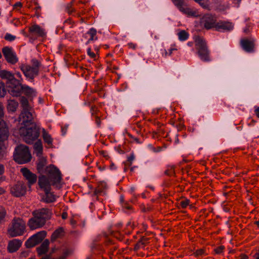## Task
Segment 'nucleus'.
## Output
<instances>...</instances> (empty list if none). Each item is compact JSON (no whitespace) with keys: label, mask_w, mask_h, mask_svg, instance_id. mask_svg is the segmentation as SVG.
Returning a JSON list of instances; mask_svg holds the SVG:
<instances>
[{"label":"nucleus","mask_w":259,"mask_h":259,"mask_svg":"<svg viewBox=\"0 0 259 259\" xmlns=\"http://www.w3.org/2000/svg\"><path fill=\"white\" fill-rule=\"evenodd\" d=\"M21 172L24 178L28 181L29 187L36 182L37 177L36 174L32 173L27 168L24 167L21 169Z\"/></svg>","instance_id":"4468645a"},{"label":"nucleus","mask_w":259,"mask_h":259,"mask_svg":"<svg viewBox=\"0 0 259 259\" xmlns=\"http://www.w3.org/2000/svg\"><path fill=\"white\" fill-rule=\"evenodd\" d=\"M189 203H190V200L186 199L185 200H182L180 202V205H181L182 208H185L189 204Z\"/></svg>","instance_id":"4c0bfd02"},{"label":"nucleus","mask_w":259,"mask_h":259,"mask_svg":"<svg viewBox=\"0 0 259 259\" xmlns=\"http://www.w3.org/2000/svg\"><path fill=\"white\" fill-rule=\"evenodd\" d=\"M172 171L171 170H166L165 171V174L167 175V176H170L172 174Z\"/></svg>","instance_id":"4d7b16f0"},{"label":"nucleus","mask_w":259,"mask_h":259,"mask_svg":"<svg viewBox=\"0 0 259 259\" xmlns=\"http://www.w3.org/2000/svg\"><path fill=\"white\" fill-rule=\"evenodd\" d=\"M6 180L5 176H1L0 177V183L3 182Z\"/></svg>","instance_id":"bf43d9fd"},{"label":"nucleus","mask_w":259,"mask_h":259,"mask_svg":"<svg viewBox=\"0 0 259 259\" xmlns=\"http://www.w3.org/2000/svg\"><path fill=\"white\" fill-rule=\"evenodd\" d=\"M38 184L41 189L44 191H51V182L46 176L41 175L38 177Z\"/></svg>","instance_id":"2eb2a0df"},{"label":"nucleus","mask_w":259,"mask_h":259,"mask_svg":"<svg viewBox=\"0 0 259 259\" xmlns=\"http://www.w3.org/2000/svg\"><path fill=\"white\" fill-rule=\"evenodd\" d=\"M88 54L92 58H95L96 57V54L91 51V48L88 49Z\"/></svg>","instance_id":"8fccbe9b"},{"label":"nucleus","mask_w":259,"mask_h":259,"mask_svg":"<svg viewBox=\"0 0 259 259\" xmlns=\"http://www.w3.org/2000/svg\"><path fill=\"white\" fill-rule=\"evenodd\" d=\"M254 224H256L258 227H259V220L258 221H255Z\"/></svg>","instance_id":"69168bd1"},{"label":"nucleus","mask_w":259,"mask_h":259,"mask_svg":"<svg viewBox=\"0 0 259 259\" xmlns=\"http://www.w3.org/2000/svg\"><path fill=\"white\" fill-rule=\"evenodd\" d=\"M197 52L200 58L204 61H209V58L207 48L204 49L203 50H201L200 51H197Z\"/></svg>","instance_id":"c85d7f7f"},{"label":"nucleus","mask_w":259,"mask_h":259,"mask_svg":"<svg viewBox=\"0 0 259 259\" xmlns=\"http://www.w3.org/2000/svg\"><path fill=\"white\" fill-rule=\"evenodd\" d=\"M46 176L50 180L52 185H55L60 183L61 174L59 169L53 164L46 166L45 168Z\"/></svg>","instance_id":"0eeeda50"},{"label":"nucleus","mask_w":259,"mask_h":259,"mask_svg":"<svg viewBox=\"0 0 259 259\" xmlns=\"http://www.w3.org/2000/svg\"><path fill=\"white\" fill-rule=\"evenodd\" d=\"M204 253V249H200L197 250L194 252V254H195L196 256H199V255H201L203 254Z\"/></svg>","instance_id":"c03bdc74"},{"label":"nucleus","mask_w":259,"mask_h":259,"mask_svg":"<svg viewBox=\"0 0 259 259\" xmlns=\"http://www.w3.org/2000/svg\"><path fill=\"white\" fill-rule=\"evenodd\" d=\"M179 38L181 40H186L188 37V33L185 30H181L179 33H178Z\"/></svg>","instance_id":"473e14b6"},{"label":"nucleus","mask_w":259,"mask_h":259,"mask_svg":"<svg viewBox=\"0 0 259 259\" xmlns=\"http://www.w3.org/2000/svg\"><path fill=\"white\" fill-rule=\"evenodd\" d=\"M51 211L46 208L35 210L32 212L33 217L28 222V226L32 230L42 227L47 221L50 220L52 216Z\"/></svg>","instance_id":"f03ea898"},{"label":"nucleus","mask_w":259,"mask_h":259,"mask_svg":"<svg viewBox=\"0 0 259 259\" xmlns=\"http://www.w3.org/2000/svg\"><path fill=\"white\" fill-rule=\"evenodd\" d=\"M8 127L4 120L0 119V142H3L8 140L9 136Z\"/></svg>","instance_id":"dca6fc26"},{"label":"nucleus","mask_w":259,"mask_h":259,"mask_svg":"<svg viewBox=\"0 0 259 259\" xmlns=\"http://www.w3.org/2000/svg\"><path fill=\"white\" fill-rule=\"evenodd\" d=\"M29 32L33 33L38 37H44L46 36V32L44 29L38 25L34 24L29 28Z\"/></svg>","instance_id":"aec40b11"},{"label":"nucleus","mask_w":259,"mask_h":259,"mask_svg":"<svg viewBox=\"0 0 259 259\" xmlns=\"http://www.w3.org/2000/svg\"><path fill=\"white\" fill-rule=\"evenodd\" d=\"M22 242L18 239H13L10 240L8 243V251L10 253L17 251L21 247Z\"/></svg>","instance_id":"a211bd4d"},{"label":"nucleus","mask_w":259,"mask_h":259,"mask_svg":"<svg viewBox=\"0 0 259 259\" xmlns=\"http://www.w3.org/2000/svg\"><path fill=\"white\" fill-rule=\"evenodd\" d=\"M195 43L196 49L197 51L207 48L205 41L200 36L196 37Z\"/></svg>","instance_id":"b1692460"},{"label":"nucleus","mask_w":259,"mask_h":259,"mask_svg":"<svg viewBox=\"0 0 259 259\" xmlns=\"http://www.w3.org/2000/svg\"><path fill=\"white\" fill-rule=\"evenodd\" d=\"M51 191H45V197L42 198L43 200L47 203H51L55 201V195L50 192Z\"/></svg>","instance_id":"a878e982"},{"label":"nucleus","mask_w":259,"mask_h":259,"mask_svg":"<svg viewBox=\"0 0 259 259\" xmlns=\"http://www.w3.org/2000/svg\"><path fill=\"white\" fill-rule=\"evenodd\" d=\"M74 2V0H72L70 3H68L66 7V10L69 15L75 12V9L73 8Z\"/></svg>","instance_id":"2f4dec72"},{"label":"nucleus","mask_w":259,"mask_h":259,"mask_svg":"<svg viewBox=\"0 0 259 259\" xmlns=\"http://www.w3.org/2000/svg\"><path fill=\"white\" fill-rule=\"evenodd\" d=\"M64 235V230L62 227H59L56 229L52 234L51 241H55L57 238H61Z\"/></svg>","instance_id":"393cba45"},{"label":"nucleus","mask_w":259,"mask_h":259,"mask_svg":"<svg viewBox=\"0 0 259 259\" xmlns=\"http://www.w3.org/2000/svg\"><path fill=\"white\" fill-rule=\"evenodd\" d=\"M5 171V168L3 164H0V176H2Z\"/></svg>","instance_id":"603ef678"},{"label":"nucleus","mask_w":259,"mask_h":259,"mask_svg":"<svg viewBox=\"0 0 259 259\" xmlns=\"http://www.w3.org/2000/svg\"><path fill=\"white\" fill-rule=\"evenodd\" d=\"M103 192V189L102 188L98 187L97 188L95 191H94V194L96 195H98Z\"/></svg>","instance_id":"a18cd8bd"},{"label":"nucleus","mask_w":259,"mask_h":259,"mask_svg":"<svg viewBox=\"0 0 259 259\" xmlns=\"http://www.w3.org/2000/svg\"><path fill=\"white\" fill-rule=\"evenodd\" d=\"M6 214V210L4 208L0 207V224L2 223V221L4 220Z\"/></svg>","instance_id":"e433bc0d"},{"label":"nucleus","mask_w":259,"mask_h":259,"mask_svg":"<svg viewBox=\"0 0 259 259\" xmlns=\"http://www.w3.org/2000/svg\"><path fill=\"white\" fill-rule=\"evenodd\" d=\"M149 239L146 237H142L139 241L142 243V245H143V247H145L146 243L148 241Z\"/></svg>","instance_id":"49530a36"},{"label":"nucleus","mask_w":259,"mask_h":259,"mask_svg":"<svg viewBox=\"0 0 259 259\" xmlns=\"http://www.w3.org/2000/svg\"><path fill=\"white\" fill-rule=\"evenodd\" d=\"M4 106L1 102H0V119L4 116Z\"/></svg>","instance_id":"09e8293b"},{"label":"nucleus","mask_w":259,"mask_h":259,"mask_svg":"<svg viewBox=\"0 0 259 259\" xmlns=\"http://www.w3.org/2000/svg\"><path fill=\"white\" fill-rule=\"evenodd\" d=\"M47 164V160L46 158L42 156L39 157L37 162L36 169L38 173L41 174L44 170L45 166Z\"/></svg>","instance_id":"5701e85b"},{"label":"nucleus","mask_w":259,"mask_h":259,"mask_svg":"<svg viewBox=\"0 0 259 259\" xmlns=\"http://www.w3.org/2000/svg\"><path fill=\"white\" fill-rule=\"evenodd\" d=\"M25 229V222L20 218H14L12 221V226L8 232L11 237H13L22 235Z\"/></svg>","instance_id":"39448f33"},{"label":"nucleus","mask_w":259,"mask_h":259,"mask_svg":"<svg viewBox=\"0 0 259 259\" xmlns=\"http://www.w3.org/2000/svg\"><path fill=\"white\" fill-rule=\"evenodd\" d=\"M34 149L35 151L36 156L40 157L42 153V145L40 140L36 142L34 145Z\"/></svg>","instance_id":"bb28decb"},{"label":"nucleus","mask_w":259,"mask_h":259,"mask_svg":"<svg viewBox=\"0 0 259 259\" xmlns=\"http://www.w3.org/2000/svg\"><path fill=\"white\" fill-rule=\"evenodd\" d=\"M15 38H16L15 36L12 35L9 33L6 34V35L5 36V39L6 40L10 41L14 40L15 39Z\"/></svg>","instance_id":"58836bf2"},{"label":"nucleus","mask_w":259,"mask_h":259,"mask_svg":"<svg viewBox=\"0 0 259 259\" xmlns=\"http://www.w3.org/2000/svg\"><path fill=\"white\" fill-rule=\"evenodd\" d=\"M134 156L133 154H132L131 155L127 158V162H128V164L129 165H131V163H132V162L133 161V160H134Z\"/></svg>","instance_id":"3c124183"},{"label":"nucleus","mask_w":259,"mask_h":259,"mask_svg":"<svg viewBox=\"0 0 259 259\" xmlns=\"http://www.w3.org/2000/svg\"><path fill=\"white\" fill-rule=\"evenodd\" d=\"M49 241L48 239H46L41 243L40 246L36 248V250L39 256H41L46 254L49 250Z\"/></svg>","instance_id":"412c9836"},{"label":"nucleus","mask_w":259,"mask_h":259,"mask_svg":"<svg viewBox=\"0 0 259 259\" xmlns=\"http://www.w3.org/2000/svg\"><path fill=\"white\" fill-rule=\"evenodd\" d=\"M69 254V252L68 250H66L64 252L63 255H62L61 256H65V259H66V257Z\"/></svg>","instance_id":"052dcab7"},{"label":"nucleus","mask_w":259,"mask_h":259,"mask_svg":"<svg viewBox=\"0 0 259 259\" xmlns=\"http://www.w3.org/2000/svg\"><path fill=\"white\" fill-rule=\"evenodd\" d=\"M195 2L198 3L202 8H207L208 5L205 3L202 2L203 0H194Z\"/></svg>","instance_id":"a19ab883"},{"label":"nucleus","mask_w":259,"mask_h":259,"mask_svg":"<svg viewBox=\"0 0 259 259\" xmlns=\"http://www.w3.org/2000/svg\"><path fill=\"white\" fill-rule=\"evenodd\" d=\"M0 77L3 79L6 80V83L8 85L14 82H17V79L15 77L14 74L6 70L0 71Z\"/></svg>","instance_id":"f3484780"},{"label":"nucleus","mask_w":259,"mask_h":259,"mask_svg":"<svg viewBox=\"0 0 259 259\" xmlns=\"http://www.w3.org/2000/svg\"><path fill=\"white\" fill-rule=\"evenodd\" d=\"M22 7V4L21 2L16 3L14 5V8H21Z\"/></svg>","instance_id":"864d4df0"},{"label":"nucleus","mask_w":259,"mask_h":259,"mask_svg":"<svg viewBox=\"0 0 259 259\" xmlns=\"http://www.w3.org/2000/svg\"><path fill=\"white\" fill-rule=\"evenodd\" d=\"M100 153L103 155L104 157H105L106 156L104 155V153H105V152L104 151H102L100 152Z\"/></svg>","instance_id":"338daca9"},{"label":"nucleus","mask_w":259,"mask_h":259,"mask_svg":"<svg viewBox=\"0 0 259 259\" xmlns=\"http://www.w3.org/2000/svg\"><path fill=\"white\" fill-rule=\"evenodd\" d=\"M46 231H41L33 235L26 241V248H29L39 244L46 237Z\"/></svg>","instance_id":"6e6552de"},{"label":"nucleus","mask_w":259,"mask_h":259,"mask_svg":"<svg viewBox=\"0 0 259 259\" xmlns=\"http://www.w3.org/2000/svg\"><path fill=\"white\" fill-rule=\"evenodd\" d=\"M256 259H259V253H256Z\"/></svg>","instance_id":"774afa93"},{"label":"nucleus","mask_w":259,"mask_h":259,"mask_svg":"<svg viewBox=\"0 0 259 259\" xmlns=\"http://www.w3.org/2000/svg\"><path fill=\"white\" fill-rule=\"evenodd\" d=\"M68 214L66 212H63L62 214V218L64 220L66 219L67 218Z\"/></svg>","instance_id":"5fc2aeb1"},{"label":"nucleus","mask_w":259,"mask_h":259,"mask_svg":"<svg viewBox=\"0 0 259 259\" xmlns=\"http://www.w3.org/2000/svg\"><path fill=\"white\" fill-rule=\"evenodd\" d=\"M248 257L244 254H241L240 255V259H248Z\"/></svg>","instance_id":"6e6d98bb"},{"label":"nucleus","mask_w":259,"mask_h":259,"mask_svg":"<svg viewBox=\"0 0 259 259\" xmlns=\"http://www.w3.org/2000/svg\"><path fill=\"white\" fill-rule=\"evenodd\" d=\"M200 23L205 29L208 30L215 28L217 19L211 14H206L201 19Z\"/></svg>","instance_id":"9d476101"},{"label":"nucleus","mask_w":259,"mask_h":259,"mask_svg":"<svg viewBox=\"0 0 259 259\" xmlns=\"http://www.w3.org/2000/svg\"><path fill=\"white\" fill-rule=\"evenodd\" d=\"M32 66L22 64L20 66V68L27 78L33 80L34 77L38 75L40 63L36 59L32 60Z\"/></svg>","instance_id":"20e7f679"},{"label":"nucleus","mask_w":259,"mask_h":259,"mask_svg":"<svg viewBox=\"0 0 259 259\" xmlns=\"http://www.w3.org/2000/svg\"><path fill=\"white\" fill-rule=\"evenodd\" d=\"M6 147L3 142H0V159L4 158L6 154Z\"/></svg>","instance_id":"72a5a7b5"},{"label":"nucleus","mask_w":259,"mask_h":259,"mask_svg":"<svg viewBox=\"0 0 259 259\" xmlns=\"http://www.w3.org/2000/svg\"><path fill=\"white\" fill-rule=\"evenodd\" d=\"M16 75H17V76L18 77H19V78H20V79H21L20 80H21H21H22V76H21V74H20V72H17V73H16Z\"/></svg>","instance_id":"680f3d73"},{"label":"nucleus","mask_w":259,"mask_h":259,"mask_svg":"<svg viewBox=\"0 0 259 259\" xmlns=\"http://www.w3.org/2000/svg\"><path fill=\"white\" fill-rule=\"evenodd\" d=\"M6 94V90L4 83L0 80V97H3Z\"/></svg>","instance_id":"f704fd0d"},{"label":"nucleus","mask_w":259,"mask_h":259,"mask_svg":"<svg viewBox=\"0 0 259 259\" xmlns=\"http://www.w3.org/2000/svg\"><path fill=\"white\" fill-rule=\"evenodd\" d=\"M5 192V190L3 188L0 187V195L4 194Z\"/></svg>","instance_id":"13d9d810"},{"label":"nucleus","mask_w":259,"mask_h":259,"mask_svg":"<svg viewBox=\"0 0 259 259\" xmlns=\"http://www.w3.org/2000/svg\"><path fill=\"white\" fill-rule=\"evenodd\" d=\"M233 25L231 22L225 21H220L216 23L215 28L217 30L223 29L225 30H231L233 29Z\"/></svg>","instance_id":"4be33fe9"},{"label":"nucleus","mask_w":259,"mask_h":259,"mask_svg":"<svg viewBox=\"0 0 259 259\" xmlns=\"http://www.w3.org/2000/svg\"><path fill=\"white\" fill-rule=\"evenodd\" d=\"M20 103L22 111L19 117V121L25 119L26 122L29 120H33V115L30 112L32 108L29 104L28 99L24 96L21 97Z\"/></svg>","instance_id":"423d86ee"},{"label":"nucleus","mask_w":259,"mask_h":259,"mask_svg":"<svg viewBox=\"0 0 259 259\" xmlns=\"http://www.w3.org/2000/svg\"><path fill=\"white\" fill-rule=\"evenodd\" d=\"M96 122L98 124H100V120L99 118H97Z\"/></svg>","instance_id":"0e129e2a"},{"label":"nucleus","mask_w":259,"mask_h":259,"mask_svg":"<svg viewBox=\"0 0 259 259\" xmlns=\"http://www.w3.org/2000/svg\"><path fill=\"white\" fill-rule=\"evenodd\" d=\"M40 259H65V256H60L58 258H52L51 254H47L45 256L41 257Z\"/></svg>","instance_id":"ea45409f"},{"label":"nucleus","mask_w":259,"mask_h":259,"mask_svg":"<svg viewBox=\"0 0 259 259\" xmlns=\"http://www.w3.org/2000/svg\"><path fill=\"white\" fill-rule=\"evenodd\" d=\"M256 116L259 118V107L255 110Z\"/></svg>","instance_id":"e2e57ef3"},{"label":"nucleus","mask_w":259,"mask_h":259,"mask_svg":"<svg viewBox=\"0 0 259 259\" xmlns=\"http://www.w3.org/2000/svg\"><path fill=\"white\" fill-rule=\"evenodd\" d=\"M2 53L8 63L15 64L18 62V59L13 53L12 48L5 47L3 48Z\"/></svg>","instance_id":"f8f14e48"},{"label":"nucleus","mask_w":259,"mask_h":259,"mask_svg":"<svg viewBox=\"0 0 259 259\" xmlns=\"http://www.w3.org/2000/svg\"><path fill=\"white\" fill-rule=\"evenodd\" d=\"M224 248H225L224 246L223 245L220 246L214 249V251L217 254H220L221 252H222Z\"/></svg>","instance_id":"79ce46f5"},{"label":"nucleus","mask_w":259,"mask_h":259,"mask_svg":"<svg viewBox=\"0 0 259 259\" xmlns=\"http://www.w3.org/2000/svg\"><path fill=\"white\" fill-rule=\"evenodd\" d=\"M26 188L25 185L21 182H18L17 184L11 187L10 192L15 197H21L25 195Z\"/></svg>","instance_id":"9b49d317"},{"label":"nucleus","mask_w":259,"mask_h":259,"mask_svg":"<svg viewBox=\"0 0 259 259\" xmlns=\"http://www.w3.org/2000/svg\"><path fill=\"white\" fill-rule=\"evenodd\" d=\"M13 157L14 160L19 164L28 163L32 158L28 147L24 145H20L16 147Z\"/></svg>","instance_id":"7ed1b4c3"},{"label":"nucleus","mask_w":259,"mask_h":259,"mask_svg":"<svg viewBox=\"0 0 259 259\" xmlns=\"http://www.w3.org/2000/svg\"><path fill=\"white\" fill-rule=\"evenodd\" d=\"M25 120H21V124L24 126L19 128V134L25 143L28 144H32L39 137L40 128L33 120L26 122Z\"/></svg>","instance_id":"f257e3e1"},{"label":"nucleus","mask_w":259,"mask_h":259,"mask_svg":"<svg viewBox=\"0 0 259 259\" xmlns=\"http://www.w3.org/2000/svg\"><path fill=\"white\" fill-rule=\"evenodd\" d=\"M34 92V91L33 90L28 86L23 85V90L22 91V93H24L25 95L30 96Z\"/></svg>","instance_id":"7c9ffc66"},{"label":"nucleus","mask_w":259,"mask_h":259,"mask_svg":"<svg viewBox=\"0 0 259 259\" xmlns=\"http://www.w3.org/2000/svg\"><path fill=\"white\" fill-rule=\"evenodd\" d=\"M240 45L243 50L246 52H251L254 50V42L253 40H251L248 39H242L240 41Z\"/></svg>","instance_id":"6ab92c4d"},{"label":"nucleus","mask_w":259,"mask_h":259,"mask_svg":"<svg viewBox=\"0 0 259 259\" xmlns=\"http://www.w3.org/2000/svg\"><path fill=\"white\" fill-rule=\"evenodd\" d=\"M18 106V103L14 100H9L7 108L9 110L12 112H15Z\"/></svg>","instance_id":"cd10ccee"},{"label":"nucleus","mask_w":259,"mask_h":259,"mask_svg":"<svg viewBox=\"0 0 259 259\" xmlns=\"http://www.w3.org/2000/svg\"><path fill=\"white\" fill-rule=\"evenodd\" d=\"M88 33L91 35V38L89 39L90 40H94V36L96 35L97 31L94 28H91L90 29V31H89ZM97 37H95V39H97Z\"/></svg>","instance_id":"c9c22d12"},{"label":"nucleus","mask_w":259,"mask_h":259,"mask_svg":"<svg viewBox=\"0 0 259 259\" xmlns=\"http://www.w3.org/2000/svg\"><path fill=\"white\" fill-rule=\"evenodd\" d=\"M42 138L44 141L49 145H52L53 139L51 136L46 131L45 129L42 130Z\"/></svg>","instance_id":"c756f323"},{"label":"nucleus","mask_w":259,"mask_h":259,"mask_svg":"<svg viewBox=\"0 0 259 259\" xmlns=\"http://www.w3.org/2000/svg\"><path fill=\"white\" fill-rule=\"evenodd\" d=\"M172 2L176 6L180 11L183 13L192 17H196L199 15L198 12L194 11L192 9L187 7L185 4L184 0H172Z\"/></svg>","instance_id":"1a4fd4ad"},{"label":"nucleus","mask_w":259,"mask_h":259,"mask_svg":"<svg viewBox=\"0 0 259 259\" xmlns=\"http://www.w3.org/2000/svg\"><path fill=\"white\" fill-rule=\"evenodd\" d=\"M151 209H152V208L150 206H146L145 205H143L142 206V210L143 212L149 211Z\"/></svg>","instance_id":"de8ad7c7"},{"label":"nucleus","mask_w":259,"mask_h":259,"mask_svg":"<svg viewBox=\"0 0 259 259\" xmlns=\"http://www.w3.org/2000/svg\"><path fill=\"white\" fill-rule=\"evenodd\" d=\"M8 87L10 88L9 92L13 96H20L22 91L23 90V85L21 83L20 79H17V82H14L10 84Z\"/></svg>","instance_id":"ddd939ff"},{"label":"nucleus","mask_w":259,"mask_h":259,"mask_svg":"<svg viewBox=\"0 0 259 259\" xmlns=\"http://www.w3.org/2000/svg\"><path fill=\"white\" fill-rule=\"evenodd\" d=\"M141 247L143 248V245H142V243L140 242L139 241L137 243V244L135 245L134 249L135 251H136V250H137L138 249H139V248H140Z\"/></svg>","instance_id":"37998d69"}]
</instances>
